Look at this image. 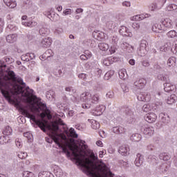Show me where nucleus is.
Listing matches in <instances>:
<instances>
[{"label":"nucleus","mask_w":177,"mask_h":177,"mask_svg":"<svg viewBox=\"0 0 177 177\" xmlns=\"http://www.w3.org/2000/svg\"><path fill=\"white\" fill-rule=\"evenodd\" d=\"M27 152H20L17 155L19 158H21V160H24V158H27Z\"/></svg>","instance_id":"4d7b16f0"},{"label":"nucleus","mask_w":177,"mask_h":177,"mask_svg":"<svg viewBox=\"0 0 177 177\" xmlns=\"http://www.w3.org/2000/svg\"><path fill=\"white\" fill-rule=\"evenodd\" d=\"M21 60H23V62H30V60L35 59V54L32 53H28L25 55H21Z\"/></svg>","instance_id":"2eb2a0df"},{"label":"nucleus","mask_w":177,"mask_h":177,"mask_svg":"<svg viewBox=\"0 0 177 177\" xmlns=\"http://www.w3.org/2000/svg\"><path fill=\"white\" fill-rule=\"evenodd\" d=\"M137 98L140 102H150L151 96L147 92H141L137 95Z\"/></svg>","instance_id":"0eeeda50"},{"label":"nucleus","mask_w":177,"mask_h":177,"mask_svg":"<svg viewBox=\"0 0 177 177\" xmlns=\"http://www.w3.org/2000/svg\"><path fill=\"white\" fill-rule=\"evenodd\" d=\"M90 75L91 78H100L102 77V69L99 68V64H97V61H92L90 65Z\"/></svg>","instance_id":"7ed1b4c3"},{"label":"nucleus","mask_w":177,"mask_h":177,"mask_svg":"<svg viewBox=\"0 0 177 177\" xmlns=\"http://www.w3.org/2000/svg\"><path fill=\"white\" fill-rule=\"evenodd\" d=\"M7 138L5 136H0V145H6V143H10L12 142V140L9 137Z\"/></svg>","instance_id":"7c9ffc66"},{"label":"nucleus","mask_w":177,"mask_h":177,"mask_svg":"<svg viewBox=\"0 0 177 177\" xmlns=\"http://www.w3.org/2000/svg\"><path fill=\"white\" fill-rule=\"evenodd\" d=\"M103 64H104V66H111V64H113V63L111 62V59L109 57L104 59L103 60Z\"/></svg>","instance_id":"8fccbe9b"},{"label":"nucleus","mask_w":177,"mask_h":177,"mask_svg":"<svg viewBox=\"0 0 177 177\" xmlns=\"http://www.w3.org/2000/svg\"><path fill=\"white\" fill-rule=\"evenodd\" d=\"M176 46H172V44L171 42H167L165 45L160 46V50L161 52H168V50H171V52H173V53H175V51H174V49H176Z\"/></svg>","instance_id":"1a4fd4ad"},{"label":"nucleus","mask_w":177,"mask_h":177,"mask_svg":"<svg viewBox=\"0 0 177 177\" xmlns=\"http://www.w3.org/2000/svg\"><path fill=\"white\" fill-rule=\"evenodd\" d=\"M127 129L120 126L115 127L112 129V132H113V133H116V135H121L122 133H125Z\"/></svg>","instance_id":"6ab92c4d"},{"label":"nucleus","mask_w":177,"mask_h":177,"mask_svg":"<svg viewBox=\"0 0 177 177\" xmlns=\"http://www.w3.org/2000/svg\"><path fill=\"white\" fill-rule=\"evenodd\" d=\"M146 154L147 156H149L150 154H152V153H154L156 151V146L153 145L149 144L146 147Z\"/></svg>","instance_id":"393cba45"},{"label":"nucleus","mask_w":177,"mask_h":177,"mask_svg":"<svg viewBox=\"0 0 177 177\" xmlns=\"http://www.w3.org/2000/svg\"><path fill=\"white\" fill-rule=\"evenodd\" d=\"M113 75H114V71H109L104 75V79L109 81V80H110Z\"/></svg>","instance_id":"37998d69"},{"label":"nucleus","mask_w":177,"mask_h":177,"mask_svg":"<svg viewBox=\"0 0 177 177\" xmlns=\"http://www.w3.org/2000/svg\"><path fill=\"white\" fill-rule=\"evenodd\" d=\"M121 48L122 49H126L129 53H132L135 49L133 46L129 45V44L127 42L122 43Z\"/></svg>","instance_id":"4be33fe9"},{"label":"nucleus","mask_w":177,"mask_h":177,"mask_svg":"<svg viewBox=\"0 0 177 177\" xmlns=\"http://www.w3.org/2000/svg\"><path fill=\"white\" fill-rule=\"evenodd\" d=\"M167 2V0H157L155 1V3L156 4L158 9H161L162 6H164V4Z\"/></svg>","instance_id":"ea45409f"},{"label":"nucleus","mask_w":177,"mask_h":177,"mask_svg":"<svg viewBox=\"0 0 177 177\" xmlns=\"http://www.w3.org/2000/svg\"><path fill=\"white\" fill-rule=\"evenodd\" d=\"M54 174L55 175V176L57 177H62L63 176V171L62 170V169H60V167H55L54 169Z\"/></svg>","instance_id":"473e14b6"},{"label":"nucleus","mask_w":177,"mask_h":177,"mask_svg":"<svg viewBox=\"0 0 177 177\" xmlns=\"http://www.w3.org/2000/svg\"><path fill=\"white\" fill-rule=\"evenodd\" d=\"M130 139L132 142H140V140H142V135L139 133L132 134Z\"/></svg>","instance_id":"cd10ccee"},{"label":"nucleus","mask_w":177,"mask_h":177,"mask_svg":"<svg viewBox=\"0 0 177 177\" xmlns=\"http://www.w3.org/2000/svg\"><path fill=\"white\" fill-rule=\"evenodd\" d=\"M62 74H63V72L60 69H57L54 71L55 77H62Z\"/></svg>","instance_id":"052dcab7"},{"label":"nucleus","mask_w":177,"mask_h":177,"mask_svg":"<svg viewBox=\"0 0 177 177\" xmlns=\"http://www.w3.org/2000/svg\"><path fill=\"white\" fill-rule=\"evenodd\" d=\"M107 38V34L98 31V37L97 39V41H102V39H106Z\"/></svg>","instance_id":"79ce46f5"},{"label":"nucleus","mask_w":177,"mask_h":177,"mask_svg":"<svg viewBox=\"0 0 177 177\" xmlns=\"http://www.w3.org/2000/svg\"><path fill=\"white\" fill-rule=\"evenodd\" d=\"M39 177H55L49 171H40L38 175Z\"/></svg>","instance_id":"c9c22d12"},{"label":"nucleus","mask_w":177,"mask_h":177,"mask_svg":"<svg viewBox=\"0 0 177 177\" xmlns=\"http://www.w3.org/2000/svg\"><path fill=\"white\" fill-rule=\"evenodd\" d=\"M159 158L160 160H163V161H169V160H171V156L166 153H163L159 155Z\"/></svg>","instance_id":"4c0bfd02"},{"label":"nucleus","mask_w":177,"mask_h":177,"mask_svg":"<svg viewBox=\"0 0 177 177\" xmlns=\"http://www.w3.org/2000/svg\"><path fill=\"white\" fill-rule=\"evenodd\" d=\"M121 88H122L123 92H124L126 93H127V92H129V88H128V86H127V84H121Z\"/></svg>","instance_id":"e2e57ef3"},{"label":"nucleus","mask_w":177,"mask_h":177,"mask_svg":"<svg viewBox=\"0 0 177 177\" xmlns=\"http://www.w3.org/2000/svg\"><path fill=\"white\" fill-rule=\"evenodd\" d=\"M69 132L71 133V136L72 138H74L75 139H78V134L75 131V129L74 128L71 127L69 129Z\"/></svg>","instance_id":"c03bdc74"},{"label":"nucleus","mask_w":177,"mask_h":177,"mask_svg":"<svg viewBox=\"0 0 177 177\" xmlns=\"http://www.w3.org/2000/svg\"><path fill=\"white\" fill-rule=\"evenodd\" d=\"M177 100V97L175 94H171L167 97V104H174Z\"/></svg>","instance_id":"c85d7f7f"},{"label":"nucleus","mask_w":177,"mask_h":177,"mask_svg":"<svg viewBox=\"0 0 177 177\" xmlns=\"http://www.w3.org/2000/svg\"><path fill=\"white\" fill-rule=\"evenodd\" d=\"M151 109L152 111H154V113H161L164 109V106H162V102H159L156 104H152Z\"/></svg>","instance_id":"f8f14e48"},{"label":"nucleus","mask_w":177,"mask_h":177,"mask_svg":"<svg viewBox=\"0 0 177 177\" xmlns=\"http://www.w3.org/2000/svg\"><path fill=\"white\" fill-rule=\"evenodd\" d=\"M7 6H8V8H10L11 9H15V8H16V6H17L16 0H11V2H10Z\"/></svg>","instance_id":"603ef678"},{"label":"nucleus","mask_w":177,"mask_h":177,"mask_svg":"<svg viewBox=\"0 0 177 177\" xmlns=\"http://www.w3.org/2000/svg\"><path fill=\"white\" fill-rule=\"evenodd\" d=\"M88 95H89L88 93L82 94V95H81L82 102H85V103H86V102H88Z\"/></svg>","instance_id":"864d4df0"},{"label":"nucleus","mask_w":177,"mask_h":177,"mask_svg":"<svg viewBox=\"0 0 177 177\" xmlns=\"http://www.w3.org/2000/svg\"><path fill=\"white\" fill-rule=\"evenodd\" d=\"M145 120L147 122L151 124V122H155L156 120H157V115L153 112L147 113L145 116Z\"/></svg>","instance_id":"9b49d317"},{"label":"nucleus","mask_w":177,"mask_h":177,"mask_svg":"<svg viewBox=\"0 0 177 177\" xmlns=\"http://www.w3.org/2000/svg\"><path fill=\"white\" fill-rule=\"evenodd\" d=\"M78 144L80 147L79 156H75V158H71V160L75 161L76 165L87 176H89V149H88V145H86V142L82 140H80Z\"/></svg>","instance_id":"f257e3e1"},{"label":"nucleus","mask_w":177,"mask_h":177,"mask_svg":"<svg viewBox=\"0 0 177 177\" xmlns=\"http://www.w3.org/2000/svg\"><path fill=\"white\" fill-rule=\"evenodd\" d=\"M8 30H10V31H12V32H15V31H17V26L12 24H9L8 26Z\"/></svg>","instance_id":"bf43d9fd"},{"label":"nucleus","mask_w":177,"mask_h":177,"mask_svg":"<svg viewBox=\"0 0 177 177\" xmlns=\"http://www.w3.org/2000/svg\"><path fill=\"white\" fill-rule=\"evenodd\" d=\"M26 115H27L28 118H30V120L31 121L35 122V124H36V125H37V127H39V128L41 129V131H43V132H44V133H46L47 131H46V129L45 128V124L41 120L37 119V115L35 114H34V113L31 114V113H30V112H28V111H27Z\"/></svg>","instance_id":"20e7f679"},{"label":"nucleus","mask_w":177,"mask_h":177,"mask_svg":"<svg viewBox=\"0 0 177 177\" xmlns=\"http://www.w3.org/2000/svg\"><path fill=\"white\" fill-rule=\"evenodd\" d=\"M41 45L42 48H49L52 45V38L46 37L41 40Z\"/></svg>","instance_id":"f3484780"},{"label":"nucleus","mask_w":177,"mask_h":177,"mask_svg":"<svg viewBox=\"0 0 177 177\" xmlns=\"http://www.w3.org/2000/svg\"><path fill=\"white\" fill-rule=\"evenodd\" d=\"M159 118H160V122H163V124H169V116L165 115V113H160Z\"/></svg>","instance_id":"b1692460"},{"label":"nucleus","mask_w":177,"mask_h":177,"mask_svg":"<svg viewBox=\"0 0 177 177\" xmlns=\"http://www.w3.org/2000/svg\"><path fill=\"white\" fill-rule=\"evenodd\" d=\"M161 28H162L161 25L156 24L152 27V31H153V32H160V31L162 30Z\"/></svg>","instance_id":"49530a36"},{"label":"nucleus","mask_w":177,"mask_h":177,"mask_svg":"<svg viewBox=\"0 0 177 177\" xmlns=\"http://www.w3.org/2000/svg\"><path fill=\"white\" fill-rule=\"evenodd\" d=\"M48 16L49 17V16H50V21H54L55 23H56V21H57V17H59V15H56V14H53V16H52V13H50V12H48Z\"/></svg>","instance_id":"a18cd8bd"},{"label":"nucleus","mask_w":177,"mask_h":177,"mask_svg":"<svg viewBox=\"0 0 177 177\" xmlns=\"http://www.w3.org/2000/svg\"><path fill=\"white\" fill-rule=\"evenodd\" d=\"M160 23L165 27L162 30L167 31V28H171L172 27V21L169 18L162 19Z\"/></svg>","instance_id":"4468645a"},{"label":"nucleus","mask_w":177,"mask_h":177,"mask_svg":"<svg viewBox=\"0 0 177 177\" xmlns=\"http://www.w3.org/2000/svg\"><path fill=\"white\" fill-rule=\"evenodd\" d=\"M98 48L100 50H102L103 52H106L107 50H109V44H106V43H100L98 44Z\"/></svg>","instance_id":"2f4dec72"},{"label":"nucleus","mask_w":177,"mask_h":177,"mask_svg":"<svg viewBox=\"0 0 177 177\" xmlns=\"http://www.w3.org/2000/svg\"><path fill=\"white\" fill-rule=\"evenodd\" d=\"M123 113L125 114L126 121L128 124H133L135 121H136V118H135V114L133 113V111L129 107H126L123 111Z\"/></svg>","instance_id":"423d86ee"},{"label":"nucleus","mask_w":177,"mask_h":177,"mask_svg":"<svg viewBox=\"0 0 177 177\" xmlns=\"http://www.w3.org/2000/svg\"><path fill=\"white\" fill-rule=\"evenodd\" d=\"M1 93L3 96V97H5L6 100L10 99V97H9L8 95V93H6V91H5V90H1Z\"/></svg>","instance_id":"0e129e2a"},{"label":"nucleus","mask_w":177,"mask_h":177,"mask_svg":"<svg viewBox=\"0 0 177 177\" xmlns=\"http://www.w3.org/2000/svg\"><path fill=\"white\" fill-rule=\"evenodd\" d=\"M8 74L12 78H14V79L16 78V73H15V71H8Z\"/></svg>","instance_id":"338daca9"},{"label":"nucleus","mask_w":177,"mask_h":177,"mask_svg":"<svg viewBox=\"0 0 177 177\" xmlns=\"http://www.w3.org/2000/svg\"><path fill=\"white\" fill-rule=\"evenodd\" d=\"M37 24H38V23H37V21H32L29 22V27L30 28H32L33 27L37 26Z\"/></svg>","instance_id":"774afa93"},{"label":"nucleus","mask_w":177,"mask_h":177,"mask_svg":"<svg viewBox=\"0 0 177 177\" xmlns=\"http://www.w3.org/2000/svg\"><path fill=\"white\" fill-rule=\"evenodd\" d=\"M32 5V3L30 0H24L23 4H22V9L24 10H27L31 8Z\"/></svg>","instance_id":"bb28decb"},{"label":"nucleus","mask_w":177,"mask_h":177,"mask_svg":"<svg viewBox=\"0 0 177 177\" xmlns=\"http://www.w3.org/2000/svg\"><path fill=\"white\" fill-rule=\"evenodd\" d=\"M45 55L46 56H47V59H48V57H50L53 56V51H52V50L50 49H48L45 52Z\"/></svg>","instance_id":"680f3d73"},{"label":"nucleus","mask_w":177,"mask_h":177,"mask_svg":"<svg viewBox=\"0 0 177 177\" xmlns=\"http://www.w3.org/2000/svg\"><path fill=\"white\" fill-rule=\"evenodd\" d=\"M91 104L90 107L92 106V104H97L99 103V95L97 94L94 95L91 99L90 100Z\"/></svg>","instance_id":"f704fd0d"},{"label":"nucleus","mask_w":177,"mask_h":177,"mask_svg":"<svg viewBox=\"0 0 177 177\" xmlns=\"http://www.w3.org/2000/svg\"><path fill=\"white\" fill-rule=\"evenodd\" d=\"M158 80H159L160 81H163L165 83L169 82V77L167 75H158Z\"/></svg>","instance_id":"72a5a7b5"},{"label":"nucleus","mask_w":177,"mask_h":177,"mask_svg":"<svg viewBox=\"0 0 177 177\" xmlns=\"http://www.w3.org/2000/svg\"><path fill=\"white\" fill-rule=\"evenodd\" d=\"M147 162L153 167L158 165V160L154 155H147Z\"/></svg>","instance_id":"ddd939ff"},{"label":"nucleus","mask_w":177,"mask_h":177,"mask_svg":"<svg viewBox=\"0 0 177 177\" xmlns=\"http://www.w3.org/2000/svg\"><path fill=\"white\" fill-rule=\"evenodd\" d=\"M12 132H13V130L9 126L6 127V128L3 131V133L6 135V136H9V135H12Z\"/></svg>","instance_id":"58836bf2"},{"label":"nucleus","mask_w":177,"mask_h":177,"mask_svg":"<svg viewBox=\"0 0 177 177\" xmlns=\"http://www.w3.org/2000/svg\"><path fill=\"white\" fill-rule=\"evenodd\" d=\"M167 37L169 38H176L177 37V32L175 30H170L166 34Z\"/></svg>","instance_id":"a19ab883"},{"label":"nucleus","mask_w":177,"mask_h":177,"mask_svg":"<svg viewBox=\"0 0 177 177\" xmlns=\"http://www.w3.org/2000/svg\"><path fill=\"white\" fill-rule=\"evenodd\" d=\"M140 132H142L144 135H146L147 136H151L154 133V128L153 127H149L147 126H140Z\"/></svg>","instance_id":"6e6552de"},{"label":"nucleus","mask_w":177,"mask_h":177,"mask_svg":"<svg viewBox=\"0 0 177 177\" xmlns=\"http://www.w3.org/2000/svg\"><path fill=\"white\" fill-rule=\"evenodd\" d=\"M147 45H149L147 41L145 39L141 40L140 47L137 49L138 56L143 57V56H146V55H147V52L149 50V47H147Z\"/></svg>","instance_id":"39448f33"},{"label":"nucleus","mask_w":177,"mask_h":177,"mask_svg":"<svg viewBox=\"0 0 177 177\" xmlns=\"http://www.w3.org/2000/svg\"><path fill=\"white\" fill-rule=\"evenodd\" d=\"M59 140H60V138L59 137H54V142L56 145L58 146L59 149H62L63 147V145L59 142Z\"/></svg>","instance_id":"6e6d98bb"},{"label":"nucleus","mask_w":177,"mask_h":177,"mask_svg":"<svg viewBox=\"0 0 177 177\" xmlns=\"http://www.w3.org/2000/svg\"><path fill=\"white\" fill-rule=\"evenodd\" d=\"M17 39V35L12 34V35H8L6 37V41L8 42V44H13L14 42H16Z\"/></svg>","instance_id":"a878e982"},{"label":"nucleus","mask_w":177,"mask_h":177,"mask_svg":"<svg viewBox=\"0 0 177 177\" xmlns=\"http://www.w3.org/2000/svg\"><path fill=\"white\" fill-rule=\"evenodd\" d=\"M142 110L145 113H149V111H152L151 105H150V104H145V105H143Z\"/></svg>","instance_id":"de8ad7c7"},{"label":"nucleus","mask_w":177,"mask_h":177,"mask_svg":"<svg viewBox=\"0 0 177 177\" xmlns=\"http://www.w3.org/2000/svg\"><path fill=\"white\" fill-rule=\"evenodd\" d=\"M22 175L23 177H35L34 173L30 171H24Z\"/></svg>","instance_id":"5fc2aeb1"},{"label":"nucleus","mask_w":177,"mask_h":177,"mask_svg":"<svg viewBox=\"0 0 177 177\" xmlns=\"http://www.w3.org/2000/svg\"><path fill=\"white\" fill-rule=\"evenodd\" d=\"M104 167V168H107V165L103 162V160H99L97 157V153L93 151L92 149H89V176L91 177L92 175H97L100 171V165Z\"/></svg>","instance_id":"f03ea898"},{"label":"nucleus","mask_w":177,"mask_h":177,"mask_svg":"<svg viewBox=\"0 0 177 177\" xmlns=\"http://www.w3.org/2000/svg\"><path fill=\"white\" fill-rule=\"evenodd\" d=\"M147 84V81L145 79L142 78L134 82V85L138 88V89H142Z\"/></svg>","instance_id":"aec40b11"},{"label":"nucleus","mask_w":177,"mask_h":177,"mask_svg":"<svg viewBox=\"0 0 177 177\" xmlns=\"http://www.w3.org/2000/svg\"><path fill=\"white\" fill-rule=\"evenodd\" d=\"M106 26L109 30H113L115 27V24L111 21L106 23Z\"/></svg>","instance_id":"13d9d810"},{"label":"nucleus","mask_w":177,"mask_h":177,"mask_svg":"<svg viewBox=\"0 0 177 177\" xmlns=\"http://www.w3.org/2000/svg\"><path fill=\"white\" fill-rule=\"evenodd\" d=\"M177 6L176 4H170L167 7V10L171 12L172 10H176Z\"/></svg>","instance_id":"3c124183"},{"label":"nucleus","mask_w":177,"mask_h":177,"mask_svg":"<svg viewBox=\"0 0 177 177\" xmlns=\"http://www.w3.org/2000/svg\"><path fill=\"white\" fill-rule=\"evenodd\" d=\"M89 122L91 124V127L93 129H99L100 128V124L95 120H90Z\"/></svg>","instance_id":"c756f323"},{"label":"nucleus","mask_w":177,"mask_h":177,"mask_svg":"<svg viewBox=\"0 0 177 177\" xmlns=\"http://www.w3.org/2000/svg\"><path fill=\"white\" fill-rule=\"evenodd\" d=\"M119 38H118V35H113L112 37H111V44L113 45H117L118 44V41H119Z\"/></svg>","instance_id":"09e8293b"},{"label":"nucleus","mask_w":177,"mask_h":177,"mask_svg":"<svg viewBox=\"0 0 177 177\" xmlns=\"http://www.w3.org/2000/svg\"><path fill=\"white\" fill-rule=\"evenodd\" d=\"M134 164L136 165V167H140V165L143 164V156H142V154L137 153Z\"/></svg>","instance_id":"5701e85b"},{"label":"nucleus","mask_w":177,"mask_h":177,"mask_svg":"<svg viewBox=\"0 0 177 177\" xmlns=\"http://www.w3.org/2000/svg\"><path fill=\"white\" fill-rule=\"evenodd\" d=\"M164 86V91L165 92H167V93H174L176 91V86L169 83V82L165 83Z\"/></svg>","instance_id":"9d476101"},{"label":"nucleus","mask_w":177,"mask_h":177,"mask_svg":"<svg viewBox=\"0 0 177 177\" xmlns=\"http://www.w3.org/2000/svg\"><path fill=\"white\" fill-rule=\"evenodd\" d=\"M118 153L122 156H129V147L128 145H122L120 147Z\"/></svg>","instance_id":"dca6fc26"},{"label":"nucleus","mask_w":177,"mask_h":177,"mask_svg":"<svg viewBox=\"0 0 177 177\" xmlns=\"http://www.w3.org/2000/svg\"><path fill=\"white\" fill-rule=\"evenodd\" d=\"M73 12H74V10H73L70 8H67L63 12V13H64V15H71V13H73Z\"/></svg>","instance_id":"69168bd1"},{"label":"nucleus","mask_w":177,"mask_h":177,"mask_svg":"<svg viewBox=\"0 0 177 177\" xmlns=\"http://www.w3.org/2000/svg\"><path fill=\"white\" fill-rule=\"evenodd\" d=\"M119 32L120 35L123 37H131V32H129V29L126 26H121L119 29Z\"/></svg>","instance_id":"a211bd4d"},{"label":"nucleus","mask_w":177,"mask_h":177,"mask_svg":"<svg viewBox=\"0 0 177 177\" xmlns=\"http://www.w3.org/2000/svg\"><path fill=\"white\" fill-rule=\"evenodd\" d=\"M175 64H176V58L172 57L168 59L167 66H169V67H174Z\"/></svg>","instance_id":"e433bc0d"},{"label":"nucleus","mask_w":177,"mask_h":177,"mask_svg":"<svg viewBox=\"0 0 177 177\" xmlns=\"http://www.w3.org/2000/svg\"><path fill=\"white\" fill-rule=\"evenodd\" d=\"M105 109L106 108L104 106L100 105L96 107V109L93 112H91L92 115H102V114H103V111H104Z\"/></svg>","instance_id":"412c9836"}]
</instances>
